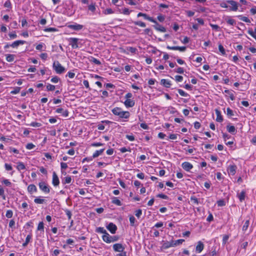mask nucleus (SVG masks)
Returning a JSON list of instances; mask_svg holds the SVG:
<instances>
[{
    "label": "nucleus",
    "instance_id": "1",
    "mask_svg": "<svg viewBox=\"0 0 256 256\" xmlns=\"http://www.w3.org/2000/svg\"><path fill=\"white\" fill-rule=\"evenodd\" d=\"M112 112L116 116H118L121 118H128L130 116V113L128 111H123L118 107L114 108L112 110Z\"/></svg>",
    "mask_w": 256,
    "mask_h": 256
},
{
    "label": "nucleus",
    "instance_id": "2",
    "mask_svg": "<svg viewBox=\"0 0 256 256\" xmlns=\"http://www.w3.org/2000/svg\"><path fill=\"white\" fill-rule=\"evenodd\" d=\"M102 238L104 242L109 244L118 241L120 237L118 236H111L108 233L106 235H103Z\"/></svg>",
    "mask_w": 256,
    "mask_h": 256
},
{
    "label": "nucleus",
    "instance_id": "3",
    "mask_svg": "<svg viewBox=\"0 0 256 256\" xmlns=\"http://www.w3.org/2000/svg\"><path fill=\"white\" fill-rule=\"evenodd\" d=\"M53 69L58 74H62L65 71V68L58 61H54L52 64Z\"/></svg>",
    "mask_w": 256,
    "mask_h": 256
},
{
    "label": "nucleus",
    "instance_id": "4",
    "mask_svg": "<svg viewBox=\"0 0 256 256\" xmlns=\"http://www.w3.org/2000/svg\"><path fill=\"white\" fill-rule=\"evenodd\" d=\"M40 190L46 194H48L50 192V186L44 182H42L38 184Z\"/></svg>",
    "mask_w": 256,
    "mask_h": 256
},
{
    "label": "nucleus",
    "instance_id": "5",
    "mask_svg": "<svg viewBox=\"0 0 256 256\" xmlns=\"http://www.w3.org/2000/svg\"><path fill=\"white\" fill-rule=\"evenodd\" d=\"M228 4H230V6L229 7V10L232 11H236L238 8V3L232 0H227Z\"/></svg>",
    "mask_w": 256,
    "mask_h": 256
},
{
    "label": "nucleus",
    "instance_id": "6",
    "mask_svg": "<svg viewBox=\"0 0 256 256\" xmlns=\"http://www.w3.org/2000/svg\"><path fill=\"white\" fill-rule=\"evenodd\" d=\"M79 39L76 38H70L68 39L70 45L72 48H76L78 47V41Z\"/></svg>",
    "mask_w": 256,
    "mask_h": 256
},
{
    "label": "nucleus",
    "instance_id": "7",
    "mask_svg": "<svg viewBox=\"0 0 256 256\" xmlns=\"http://www.w3.org/2000/svg\"><path fill=\"white\" fill-rule=\"evenodd\" d=\"M106 228L112 234H114L117 230L116 226L112 222H110Z\"/></svg>",
    "mask_w": 256,
    "mask_h": 256
},
{
    "label": "nucleus",
    "instance_id": "8",
    "mask_svg": "<svg viewBox=\"0 0 256 256\" xmlns=\"http://www.w3.org/2000/svg\"><path fill=\"white\" fill-rule=\"evenodd\" d=\"M112 248L115 252H121V253L124 252V247L121 244H115Z\"/></svg>",
    "mask_w": 256,
    "mask_h": 256
},
{
    "label": "nucleus",
    "instance_id": "9",
    "mask_svg": "<svg viewBox=\"0 0 256 256\" xmlns=\"http://www.w3.org/2000/svg\"><path fill=\"white\" fill-rule=\"evenodd\" d=\"M237 166L235 164L230 165L227 168L228 172L229 174L234 176L236 173Z\"/></svg>",
    "mask_w": 256,
    "mask_h": 256
},
{
    "label": "nucleus",
    "instance_id": "10",
    "mask_svg": "<svg viewBox=\"0 0 256 256\" xmlns=\"http://www.w3.org/2000/svg\"><path fill=\"white\" fill-rule=\"evenodd\" d=\"M137 16H138V17H140V16L144 17V18L146 20H148L152 22H154V24H157V22L156 20H154L152 17L149 16L146 14L139 12Z\"/></svg>",
    "mask_w": 256,
    "mask_h": 256
},
{
    "label": "nucleus",
    "instance_id": "11",
    "mask_svg": "<svg viewBox=\"0 0 256 256\" xmlns=\"http://www.w3.org/2000/svg\"><path fill=\"white\" fill-rule=\"evenodd\" d=\"M52 184L54 186H56L60 184L59 178L55 172L52 173Z\"/></svg>",
    "mask_w": 256,
    "mask_h": 256
},
{
    "label": "nucleus",
    "instance_id": "12",
    "mask_svg": "<svg viewBox=\"0 0 256 256\" xmlns=\"http://www.w3.org/2000/svg\"><path fill=\"white\" fill-rule=\"evenodd\" d=\"M83 25L74 23L73 24H70L68 26V28L74 30H80L83 28Z\"/></svg>",
    "mask_w": 256,
    "mask_h": 256
},
{
    "label": "nucleus",
    "instance_id": "13",
    "mask_svg": "<svg viewBox=\"0 0 256 256\" xmlns=\"http://www.w3.org/2000/svg\"><path fill=\"white\" fill-rule=\"evenodd\" d=\"M166 48L168 50H180V51L182 52H184L186 50V46H166Z\"/></svg>",
    "mask_w": 256,
    "mask_h": 256
},
{
    "label": "nucleus",
    "instance_id": "14",
    "mask_svg": "<svg viewBox=\"0 0 256 256\" xmlns=\"http://www.w3.org/2000/svg\"><path fill=\"white\" fill-rule=\"evenodd\" d=\"M182 166L187 172H189L193 168V166L190 162H183L182 164Z\"/></svg>",
    "mask_w": 256,
    "mask_h": 256
},
{
    "label": "nucleus",
    "instance_id": "15",
    "mask_svg": "<svg viewBox=\"0 0 256 256\" xmlns=\"http://www.w3.org/2000/svg\"><path fill=\"white\" fill-rule=\"evenodd\" d=\"M170 247H173L172 241L171 242H164L162 244V246L160 248L162 250H163L168 249Z\"/></svg>",
    "mask_w": 256,
    "mask_h": 256
},
{
    "label": "nucleus",
    "instance_id": "16",
    "mask_svg": "<svg viewBox=\"0 0 256 256\" xmlns=\"http://www.w3.org/2000/svg\"><path fill=\"white\" fill-rule=\"evenodd\" d=\"M56 112L58 114H62V115L64 117H67L68 116V110H64L62 108H57Z\"/></svg>",
    "mask_w": 256,
    "mask_h": 256
},
{
    "label": "nucleus",
    "instance_id": "17",
    "mask_svg": "<svg viewBox=\"0 0 256 256\" xmlns=\"http://www.w3.org/2000/svg\"><path fill=\"white\" fill-rule=\"evenodd\" d=\"M204 244L200 241L198 242L197 245L196 246V252L198 253H200L204 250Z\"/></svg>",
    "mask_w": 256,
    "mask_h": 256
},
{
    "label": "nucleus",
    "instance_id": "18",
    "mask_svg": "<svg viewBox=\"0 0 256 256\" xmlns=\"http://www.w3.org/2000/svg\"><path fill=\"white\" fill-rule=\"evenodd\" d=\"M26 42V41L22 40H18L12 42L10 46L12 48H17L20 44H24Z\"/></svg>",
    "mask_w": 256,
    "mask_h": 256
},
{
    "label": "nucleus",
    "instance_id": "19",
    "mask_svg": "<svg viewBox=\"0 0 256 256\" xmlns=\"http://www.w3.org/2000/svg\"><path fill=\"white\" fill-rule=\"evenodd\" d=\"M160 84L166 88H168L171 86V82L170 80L166 79H162L160 80Z\"/></svg>",
    "mask_w": 256,
    "mask_h": 256
},
{
    "label": "nucleus",
    "instance_id": "20",
    "mask_svg": "<svg viewBox=\"0 0 256 256\" xmlns=\"http://www.w3.org/2000/svg\"><path fill=\"white\" fill-rule=\"evenodd\" d=\"M134 102L130 99L126 100L124 104L127 108H132L134 105Z\"/></svg>",
    "mask_w": 256,
    "mask_h": 256
},
{
    "label": "nucleus",
    "instance_id": "21",
    "mask_svg": "<svg viewBox=\"0 0 256 256\" xmlns=\"http://www.w3.org/2000/svg\"><path fill=\"white\" fill-rule=\"evenodd\" d=\"M28 191L30 194H32L34 192H37V188L34 184H31L28 186Z\"/></svg>",
    "mask_w": 256,
    "mask_h": 256
},
{
    "label": "nucleus",
    "instance_id": "22",
    "mask_svg": "<svg viewBox=\"0 0 256 256\" xmlns=\"http://www.w3.org/2000/svg\"><path fill=\"white\" fill-rule=\"evenodd\" d=\"M216 120L218 122H221L223 121V118L221 114V112L218 110H216Z\"/></svg>",
    "mask_w": 256,
    "mask_h": 256
},
{
    "label": "nucleus",
    "instance_id": "23",
    "mask_svg": "<svg viewBox=\"0 0 256 256\" xmlns=\"http://www.w3.org/2000/svg\"><path fill=\"white\" fill-rule=\"evenodd\" d=\"M156 24V26H154V28L156 30L160 31V32H166V29L164 27L159 24L158 22H157V24Z\"/></svg>",
    "mask_w": 256,
    "mask_h": 256
},
{
    "label": "nucleus",
    "instance_id": "24",
    "mask_svg": "<svg viewBox=\"0 0 256 256\" xmlns=\"http://www.w3.org/2000/svg\"><path fill=\"white\" fill-rule=\"evenodd\" d=\"M227 130L230 134H234L236 132V130L234 126L228 125L226 126Z\"/></svg>",
    "mask_w": 256,
    "mask_h": 256
},
{
    "label": "nucleus",
    "instance_id": "25",
    "mask_svg": "<svg viewBox=\"0 0 256 256\" xmlns=\"http://www.w3.org/2000/svg\"><path fill=\"white\" fill-rule=\"evenodd\" d=\"M6 60L8 62H12L14 60L16 56L12 54H7L6 55Z\"/></svg>",
    "mask_w": 256,
    "mask_h": 256
},
{
    "label": "nucleus",
    "instance_id": "26",
    "mask_svg": "<svg viewBox=\"0 0 256 256\" xmlns=\"http://www.w3.org/2000/svg\"><path fill=\"white\" fill-rule=\"evenodd\" d=\"M238 196L240 200V202H242L244 200L246 197V192L244 190L242 191L240 194H238Z\"/></svg>",
    "mask_w": 256,
    "mask_h": 256
},
{
    "label": "nucleus",
    "instance_id": "27",
    "mask_svg": "<svg viewBox=\"0 0 256 256\" xmlns=\"http://www.w3.org/2000/svg\"><path fill=\"white\" fill-rule=\"evenodd\" d=\"M105 150V148H102L100 150H96L94 154H93V155H92V158H97L100 155L102 154V152H104V150Z\"/></svg>",
    "mask_w": 256,
    "mask_h": 256
},
{
    "label": "nucleus",
    "instance_id": "28",
    "mask_svg": "<svg viewBox=\"0 0 256 256\" xmlns=\"http://www.w3.org/2000/svg\"><path fill=\"white\" fill-rule=\"evenodd\" d=\"M96 232L98 233L103 234L104 235H106L108 234L106 230L102 227L97 228Z\"/></svg>",
    "mask_w": 256,
    "mask_h": 256
},
{
    "label": "nucleus",
    "instance_id": "29",
    "mask_svg": "<svg viewBox=\"0 0 256 256\" xmlns=\"http://www.w3.org/2000/svg\"><path fill=\"white\" fill-rule=\"evenodd\" d=\"M32 234H30L27 236L26 238L25 242L22 244V246L24 247H26V246H27V245L30 242V240L32 239Z\"/></svg>",
    "mask_w": 256,
    "mask_h": 256
},
{
    "label": "nucleus",
    "instance_id": "30",
    "mask_svg": "<svg viewBox=\"0 0 256 256\" xmlns=\"http://www.w3.org/2000/svg\"><path fill=\"white\" fill-rule=\"evenodd\" d=\"M112 204H115L118 206H121L122 205V203L120 200L118 199L116 197H114L112 198Z\"/></svg>",
    "mask_w": 256,
    "mask_h": 256
},
{
    "label": "nucleus",
    "instance_id": "31",
    "mask_svg": "<svg viewBox=\"0 0 256 256\" xmlns=\"http://www.w3.org/2000/svg\"><path fill=\"white\" fill-rule=\"evenodd\" d=\"M172 246L174 247V246H178V245L182 244V243L184 241V240H182V239H180V240H176L175 241H174V240H172Z\"/></svg>",
    "mask_w": 256,
    "mask_h": 256
},
{
    "label": "nucleus",
    "instance_id": "32",
    "mask_svg": "<svg viewBox=\"0 0 256 256\" xmlns=\"http://www.w3.org/2000/svg\"><path fill=\"white\" fill-rule=\"evenodd\" d=\"M16 168L18 170H21L26 169V166L23 162H18L17 163Z\"/></svg>",
    "mask_w": 256,
    "mask_h": 256
},
{
    "label": "nucleus",
    "instance_id": "33",
    "mask_svg": "<svg viewBox=\"0 0 256 256\" xmlns=\"http://www.w3.org/2000/svg\"><path fill=\"white\" fill-rule=\"evenodd\" d=\"M224 92L228 94L230 98L232 100H235V96H234L233 93L228 90H224Z\"/></svg>",
    "mask_w": 256,
    "mask_h": 256
},
{
    "label": "nucleus",
    "instance_id": "34",
    "mask_svg": "<svg viewBox=\"0 0 256 256\" xmlns=\"http://www.w3.org/2000/svg\"><path fill=\"white\" fill-rule=\"evenodd\" d=\"M238 17L240 20H241L243 22H244L247 23L250 22V20L246 16H244L242 15H240V16H238Z\"/></svg>",
    "mask_w": 256,
    "mask_h": 256
},
{
    "label": "nucleus",
    "instance_id": "35",
    "mask_svg": "<svg viewBox=\"0 0 256 256\" xmlns=\"http://www.w3.org/2000/svg\"><path fill=\"white\" fill-rule=\"evenodd\" d=\"M90 62H94V64H97V65H100L101 62L98 60V59L94 57L91 56L90 58Z\"/></svg>",
    "mask_w": 256,
    "mask_h": 256
},
{
    "label": "nucleus",
    "instance_id": "36",
    "mask_svg": "<svg viewBox=\"0 0 256 256\" xmlns=\"http://www.w3.org/2000/svg\"><path fill=\"white\" fill-rule=\"evenodd\" d=\"M72 182V178L70 176L65 177L62 180V182L64 184H70Z\"/></svg>",
    "mask_w": 256,
    "mask_h": 256
},
{
    "label": "nucleus",
    "instance_id": "37",
    "mask_svg": "<svg viewBox=\"0 0 256 256\" xmlns=\"http://www.w3.org/2000/svg\"><path fill=\"white\" fill-rule=\"evenodd\" d=\"M34 202L36 204H43L46 202V200L44 199L36 198L34 200Z\"/></svg>",
    "mask_w": 256,
    "mask_h": 256
},
{
    "label": "nucleus",
    "instance_id": "38",
    "mask_svg": "<svg viewBox=\"0 0 256 256\" xmlns=\"http://www.w3.org/2000/svg\"><path fill=\"white\" fill-rule=\"evenodd\" d=\"M37 230L42 231L43 232H44V224L42 222H39L37 228Z\"/></svg>",
    "mask_w": 256,
    "mask_h": 256
},
{
    "label": "nucleus",
    "instance_id": "39",
    "mask_svg": "<svg viewBox=\"0 0 256 256\" xmlns=\"http://www.w3.org/2000/svg\"><path fill=\"white\" fill-rule=\"evenodd\" d=\"M20 87H15L13 88V90L10 92V94H16L20 92Z\"/></svg>",
    "mask_w": 256,
    "mask_h": 256
},
{
    "label": "nucleus",
    "instance_id": "40",
    "mask_svg": "<svg viewBox=\"0 0 256 256\" xmlns=\"http://www.w3.org/2000/svg\"><path fill=\"white\" fill-rule=\"evenodd\" d=\"M134 24L136 26H138L142 28H144L146 26V24L144 22L141 21H136L134 22Z\"/></svg>",
    "mask_w": 256,
    "mask_h": 256
},
{
    "label": "nucleus",
    "instance_id": "41",
    "mask_svg": "<svg viewBox=\"0 0 256 256\" xmlns=\"http://www.w3.org/2000/svg\"><path fill=\"white\" fill-rule=\"evenodd\" d=\"M126 50L132 54H136L137 52V49L136 48L132 46L127 47Z\"/></svg>",
    "mask_w": 256,
    "mask_h": 256
},
{
    "label": "nucleus",
    "instance_id": "42",
    "mask_svg": "<svg viewBox=\"0 0 256 256\" xmlns=\"http://www.w3.org/2000/svg\"><path fill=\"white\" fill-rule=\"evenodd\" d=\"M178 92L179 93V94L182 96H188L189 94L186 92L182 90L181 89H178Z\"/></svg>",
    "mask_w": 256,
    "mask_h": 256
},
{
    "label": "nucleus",
    "instance_id": "43",
    "mask_svg": "<svg viewBox=\"0 0 256 256\" xmlns=\"http://www.w3.org/2000/svg\"><path fill=\"white\" fill-rule=\"evenodd\" d=\"M56 86L54 85L51 84H48L46 86V90L48 91H53L55 90Z\"/></svg>",
    "mask_w": 256,
    "mask_h": 256
},
{
    "label": "nucleus",
    "instance_id": "44",
    "mask_svg": "<svg viewBox=\"0 0 256 256\" xmlns=\"http://www.w3.org/2000/svg\"><path fill=\"white\" fill-rule=\"evenodd\" d=\"M114 12V10L112 8H106L103 11V13L106 15L112 14Z\"/></svg>",
    "mask_w": 256,
    "mask_h": 256
},
{
    "label": "nucleus",
    "instance_id": "45",
    "mask_svg": "<svg viewBox=\"0 0 256 256\" xmlns=\"http://www.w3.org/2000/svg\"><path fill=\"white\" fill-rule=\"evenodd\" d=\"M226 114L228 117H232L234 116V112L230 108H226Z\"/></svg>",
    "mask_w": 256,
    "mask_h": 256
},
{
    "label": "nucleus",
    "instance_id": "46",
    "mask_svg": "<svg viewBox=\"0 0 256 256\" xmlns=\"http://www.w3.org/2000/svg\"><path fill=\"white\" fill-rule=\"evenodd\" d=\"M249 224H250L249 220H246L245 222H244V226H242V230L243 231L245 232V231H246L248 230V227L249 226Z\"/></svg>",
    "mask_w": 256,
    "mask_h": 256
},
{
    "label": "nucleus",
    "instance_id": "47",
    "mask_svg": "<svg viewBox=\"0 0 256 256\" xmlns=\"http://www.w3.org/2000/svg\"><path fill=\"white\" fill-rule=\"evenodd\" d=\"M2 182L7 186H12V182L8 180L4 179Z\"/></svg>",
    "mask_w": 256,
    "mask_h": 256
},
{
    "label": "nucleus",
    "instance_id": "48",
    "mask_svg": "<svg viewBox=\"0 0 256 256\" xmlns=\"http://www.w3.org/2000/svg\"><path fill=\"white\" fill-rule=\"evenodd\" d=\"M130 222L131 226H134L136 218L133 216H130Z\"/></svg>",
    "mask_w": 256,
    "mask_h": 256
},
{
    "label": "nucleus",
    "instance_id": "49",
    "mask_svg": "<svg viewBox=\"0 0 256 256\" xmlns=\"http://www.w3.org/2000/svg\"><path fill=\"white\" fill-rule=\"evenodd\" d=\"M13 216V212L12 210H8L6 212V216L8 218H11Z\"/></svg>",
    "mask_w": 256,
    "mask_h": 256
},
{
    "label": "nucleus",
    "instance_id": "50",
    "mask_svg": "<svg viewBox=\"0 0 256 256\" xmlns=\"http://www.w3.org/2000/svg\"><path fill=\"white\" fill-rule=\"evenodd\" d=\"M64 212H66V214L68 216V219L70 220L72 216V212L68 209H66V210H64Z\"/></svg>",
    "mask_w": 256,
    "mask_h": 256
},
{
    "label": "nucleus",
    "instance_id": "51",
    "mask_svg": "<svg viewBox=\"0 0 256 256\" xmlns=\"http://www.w3.org/2000/svg\"><path fill=\"white\" fill-rule=\"evenodd\" d=\"M29 125L33 127H40L42 126L40 123L37 122H32Z\"/></svg>",
    "mask_w": 256,
    "mask_h": 256
},
{
    "label": "nucleus",
    "instance_id": "52",
    "mask_svg": "<svg viewBox=\"0 0 256 256\" xmlns=\"http://www.w3.org/2000/svg\"><path fill=\"white\" fill-rule=\"evenodd\" d=\"M4 6L9 8H12V4L10 0H7L4 4Z\"/></svg>",
    "mask_w": 256,
    "mask_h": 256
},
{
    "label": "nucleus",
    "instance_id": "53",
    "mask_svg": "<svg viewBox=\"0 0 256 256\" xmlns=\"http://www.w3.org/2000/svg\"><path fill=\"white\" fill-rule=\"evenodd\" d=\"M88 10L92 12H95L96 8L95 6V4H92L88 6Z\"/></svg>",
    "mask_w": 256,
    "mask_h": 256
},
{
    "label": "nucleus",
    "instance_id": "54",
    "mask_svg": "<svg viewBox=\"0 0 256 256\" xmlns=\"http://www.w3.org/2000/svg\"><path fill=\"white\" fill-rule=\"evenodd\" d=\"M60 80V78L58 76H54L51 78L50 81L53 83H57Z\"/></svg>",
    "mask_w": 256,
    "mask_h": 256
},
{
    "label": "nucleus",
    "instance_id": "55",
    "mask_svg": "<svg viewBox=\"0 0 256 256\" xmlns=\"http://www.w3.org/2000/svg\"><path fill=\"white\" fill-rule=\"evenodd\" d=\"M217 204L218 206H222L226 205V202L223 200H220L217 202Z\"/></svg>",
    "mask_w": 256,
    "mask_h": 256
},
{
    "label": "nucleus",
    "instance_id": "56",
    "mask_svg": "<svg viewBox=\"0 0 256 256\" xmlns=\"http://www.w3.org/2000/svg\"><path fill=\"white\" fill-rule=\"evenodd\" d=\"M156 197L157 198H163V199H164V200H168V197L166 195V194H158L157 196H156Z\"/></svg>",
    "mask_w": 256,
    "mask_h": 256
},
{
    "label": "nucleus",
    "instance_id": "57",
    "mask_svg": "<svg viewBox=\"0 0 256 256\" xmlns=\"http://www.w3.org/2000/svg\"><path fill=\"white\" fill-rule=\"evenodd\" d=\"M226 22L230 24V25H231V26H234L235 24V20H234V19H232V18H228V20H226Z\"/></svg>",
    "mask_w": 256,
    "mask_h": 256
},
{
    "label": "nucleus",
    "instance_id": "58",
    "mask_svg": "<svg viewBox=\"0 0 256 256\" xmlns=\"http://www.w3.org/2000/svg\"><path fill=\"white\" fill-rule=\"evenodd\" d=\"M142 214V210L140 209H138L135 212V215L138 218H140Z\"/></svg>",
    "mask_w": 256,
    "mask_h": 256
},
{
    "label": "nucleus",
    "instance_id": "59",
    "mask_svg": "<svg viewBox=\"0 0 256 256\" xmlns=\"http://www.w3.org/2000/svg\"><path fill=\"white\" fill-rule=\"evenodd\" d=\"M218 50L222 54H226L224 46L221 44H220L218 45Z\"/></svg>",
    "mask_w": 256,
    "mask_h": 256
},
{
    "label": "nucleus",
    "instance_id": "60",
    "mask_svg": "<svg viewBox=\"0 0 256 256\" xmlns=\"http://www.w3.org/2000/svg\"><path fill=\"white\" fill-rule=\"evenodd\" d=\"M227 0L226 2L225 1H223V2H222L220 4V7L222 8H228V4H227Z\"/></svg>",
    "mask_w": 256,
    "mask_h": 256
},
{
    "label": "nucleus",
    "instance_id": "61",
    "mask_svg": "<svg viewBox=\"0 0 256 256\" xmlns=\"http://www.w3.org/2000/svg\"><path fill=\"white\" fill-rule=\"evenodd\" d=\"M34 147H35V146L34 144H32V143H28L26 146V148L28 150L33 149Z\"/></svg>",
    "mask_w": 256,
    "mask_h": 256
},
{
    "label": "nucleus",
    "instance_id": "62",
    "mask_svg": "<svg viewBox=\"0 0 256 256\" xmlns=\"http://www.w3.org/2000/svg\"><path fill=\"white\" fill-rule=\"evenodd\" d=\"M229 238V236L228 235H224L222 238V244H226Z\"/></svg>",
    "mask_w": 256,
    "mask_h": 256
},
{
    "label": "nucleus",
    "instance_id": "63",
    "mask_svg": "<svg viewBox=\"0 0 256 256\" xmlns=\"http://www.w3.org/2000/svg\"><path fill=\"white\" fill-rule=\"evenodd\" d=\"M190 200H191L192 202H194V204H198V199L196 197H195V196H191Z\"/></svg>",
    "mask_w": 256,
    "mask_h": 256
},
{
    "label": "nucleus",
    "instance_id": "64",
    "mask_svg": "<svg viewBox=\"0 0 256 256\" xmlns=\"http://www.w3.org/2000/svg\"><path fill=\"white\" fill-rule=\"evenodd\" d=\"M174 71L178 74H183L184 72V68L181 67H178L176 70H174Z\"/></svg>",
    "mask_w": 256,
    "mask_h": 256
}]
</instances>
